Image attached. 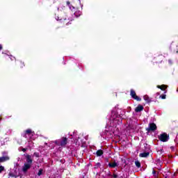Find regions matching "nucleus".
Here are the masks:
<instances>
[{"label":"nucleus","mask_w":178,"mask_h":178,"mask_svg":"<svg viewBox=\"0 0 178 178\" xmlns=\"http://www.w3.org/2000/svg\"><path fill=\"white\" fill-rule=\"evenodd\" d=\"M170 149L173 151V149H175L174 146H171V147H170Z\"/></svg>","instance_id":"29"},{"label":"nucleus","mask_w":178,"mask_h":178,"mask_svg":"<svg viewBox=\"0 0 178 178\" xmlns=\"http://www.w3.org/2000/svg\"><path fill=\"white\" fill-rule=\"evenodd\" d=\"M56 19L58 22H60L61 23H63V24H66L67 26H69V24H72V23H70L69 17H67V15H66L65 13H62L60 15L56 16Z\"/></svg>","instance_id":"1"},{"label":"nucleus","mask_w":178,"mask_h":178,"mask_svg":"<svg viewBox=\"0 0 178 178\" xmlns=\"http://www.w3.org/2000/svg\"><path fill=\"white\" fill-rule=\"evenodd\" d=\"M142 111H144V106H143L141 104L138 105V106L135 108V112L137 113L138 112H141Z\"/></svg>","instance_id":"10"},{"label":"nucleus","mask_w":178,"mask_h":178,"mask_svg":"<svg viewBox=\"0 0 178 178\" xmlns=\"http://www.w3.org/2000/svg\"><path fill=\"white\" fill-rule=\"evenodd\" d=\"M33 155H34L36 158H40V153H38V152H34Z\"/></svg>","instance_id":"21"},{"label":"nucleus","mask_w":178,"mask_h":178,"mask_svg":"<svg viewBox=\"0 0 178 178\" xmlns=\"http://www.w3.org/2000/svg\"><path fill=\"white\" fill-rule=\"evenodd\" d=\"M143 99L147 102V104H149V102H151V99H149V97H148V95H145L143 97Z\"/></svg>","instance_id":"16"},{"label":"nucleus","mask_w":178,"mask_h":178,"mask_svg":"<svg viewBox=\"0 0 178 178\" xmlns=\"http://www.w3.org/2000/svg\"><path fill=\"white\" fill-rule=\"evenodd\" d=\"M54 143L57 145L58 147H63L65 148V147L67 145V138L62 137L60 139L55 140Z\"/></svg>","instance_id":"2"},{"label":"nucleus","mask_w":178,"mask_h":178,"mask_svg":"<svg viewBox=\"0 0 178 178\" xmlns=\"http://www.w3.org/2000/svg\"><path fill=\"white\" fill-rule=\"evenodd\" d=\"M42 175V169H40L38 172V176H41Z\"/></svg>","instance_id":"22"},{"label":"nucleus","mask_w":178,"mask_h":178,"mask_svg":"<svg viewBox=\"0 0 178 178\" xmlns=\"http://www.w3.org/2000/svg\"><path fill=\"white\" fill-rule=\"evenodd\" d=\"M139 156L140 158H147V156H149V152H143V153H140L139 154Z\"/></svg>","instance_id":"13"},{"label":"nucleus","mask_w":178,"mask_h":178,"mask_svg":"<svg viewBox=\"0 0 178 178\" xmlns=\"http://www.w3.org/2000/svg\"><path fill=\"white\" fill-rule=\"evenodd\" d=\"M135 165L136 168H141V163H140L138 161H135Z\"/></svg>","instance_id":"18"},{"label":"nucleus","mask_w":178,"mask_h":178,"mask_svg":"<svg viewBox=\"0 0 178 178\" xmlns=\"http://www.w3.org/2000/svg\"><path fill=\"white\" fill-rule=\"evenodd\" d=\"M10 176L11 177H15V175H13V174H12V173H10Z\"/></svg>","instance_id":"28"},{"label":"nucleus","mask_w":178,"mask_h":178,"mask_svg":"<svg viewBox=\"0 0 178 178\" xmlns=\"http://www.w3.org/2000/svg\"><path fill=\"white\" fill-rule=\"evenodd\" d=\"M158 129V127H156V124L152 122L149 124V127L146 128V131L149 133V131H155Z\"/></svg>","instance_id":"5"},{"label":"nucleus","mask_w":178,"mask_h":178,"mask_svg":"<svg viewBox=\"0 0 178 178\" xmlns=\"http://www.w3.org/2000/svg\"><path fill=\"white\" fill-rule=\"evenodd\" d=\"M160 98H161V99H166V95H161Z\"/></svg>","instance_id":"23"},{"label":"nucleus","mask_w":178,"mask_h":178,"mask_svg":"<svg viewBox=\"0 0 178 178\" xmlns=\"http://www.w3.org/2000/svg\"><path fill=\"white\" fill-rule=\"evenodd\" d=\"M5 170V167L0 165V173H2Z\"/></svg>","instance_id":"20"},{"label":"nucleus","mask_w":178,"mask_h":178,"mask_svg":"<svg viewBox=\"0 0 178 178\" xmlns=\"http://www.w3.org/2000/svg\"><path fill=\"white\" fill-rule=\"evenodd\" d=\"M157 162H161V159H157Z\"/></svg>","instance_id":"31"},{"label":"nucleus","mask_w":178,"mask_h":178,"mask_svg":"<svg viewBox=\"0 0 178 178\" xmlns=\"http://www.w3.org/2000/svg\"><path fill=\"white\" fill-rule=\"evenodd\" d=\"M159 140H161L162 143H168V141H169V134H168L167 133H163L161 134L159 137H158Z\"/></svg>","instance_id":"3"},{"label":"nucleus","mask_w":178,"mask_h":178,"mask_svg":"<svg viewBox=\"0 0 178 178\" xmlns=\"http://www.w3.org/2000/svg\"><path fill=\"white\" fill-rule=\"evenodd\" d=\"M6 161H9V156H5L0 157V163L6 162Z\"/></svg>","instance_id":"12"},{"label":"nucleus","mask_w":178,"mask_h":178,"mask_svg":"<svg viewBox=\"0 0 178 178\" xmlns=\"http://www.w3.org/2000/svg\"><path fill=\"white\" fill-rule=\"evenodd\" d=\"M157 88H159L160 90H161V91H165L164 94H166V92H168V91H165L166 88H168V86L166 85H158Z\"/></svg>","instance_id":"9"},{"label":"nucleus","mask_w":178,"mask_h":178,"mask_svg":"<svg viewBox=\"0 0 178 178\" xmlns=\"http://www.w3.org/2000/svg\"><path fill=\"white\" fill-rule=\"evenodd\" d=\"M24 133V138H27V136H31L32 137L33 136H34V131H33V130L30 129L25 130Z\"/></svg>","instance_id":"6"},{"label":"nucleus","mask_w":178,"mask_h":178,"mask_svg":"<svg viewBox=\"0 0 178 178\" xmlns=\"http://www.w3.org/2000/svg\"><path fill=\"white\" fill-rule=\"evenodd\" d=\"M67 5L69 6L70 9L72 10V12H74L76 10V7L70 5V1H67Z\"/></svg>","instance_id":"14"},{"label":"nucleus","mask_w":178,"mask_h":178,"mask_svg":"<svg viewBox=\"0 0 178 178\" xmlns=\"http://www.w3.org/2000/svg\"><path fill=\"white\" fill-rule=\"evenodd\" d=\"M106 162L109 161V159H106Z\"/></svg>","instance_id":"30"},{"label":"nucleus","mask_w":178,"mask_h":178,"mask_svg":"<svg viewBox=\"0 0 178 178\" xmlns=\"http://www.w3.org/2000/svg\"><path fill=\"white\" fill-rule=\"evenodd\" d=\"M74 12V15L76 17H79V16H81V11H72Z\"/></svg>","instance_id":"17"},{"label":"nucleus","mask_w":178,"mask_h":178,"mask_svg":"<svg viewBox=\"0 0 178 178\" xmlns=\"http://www.w3.org/2000/svg\"><path fill=\"white\" fill-rule=\"evenodd\" d=\"M27 148H23V147H21V151H22V152H26V151H27Z\"/></svg>","instance_id":"24"},{"label":"nucleus","mask_w":178,"mask_h":178,"mask_svg":"<svg viewBox=\"0 0 178 178\" xmlns=\"http://www.w3.org/2000/svg\"><path fill=\"white\" fill-rule=\"evenodd\" d=\"M25 157L26 159V163H29V165H33V159H31V156L30 154H26Z\"/></svg>","instance_id":"8"},{"label":"nucleus","mask_w":178,"mask_h":178,"mask_svg":"<svg viewBox=\"0 0 178 178\" xmlns=\"http://www.w3.org/2000/svg\"><path fill=\"white\" fill-rule=\"evenodd\" d=\"M31 165L32 164H29L27 163H24V166L22 167V172H24V173H26L27 170L31 168Z\"/></svg>","instance_id":"7"},{"label":"nucleus","mask_w":178,"mask_h":178,"mask_svg":"<svg viewBox=\"0 0 178 178\" xmlns=\"http://www.w3.org/2000/svg\"><path fill=\"white\" fill-rule=\"evenodd\" d=\"M3 49V47H2V44H0V51H2Z\"/></svg>","instance_id":"27"},{"label":"nucleus","mask_w":178,"mask_h":178,"mask_svg":"<svg viewBox=\"0 0 178 178\" xmlns=\"http://www.w3.org/2000/svg\"><path fill=\"white\" fill-rule=\"evenodd\" d=\"M108 166L111 169H115V168L119 166V164H118V163H116V161H114L113 163H108Z\"/></svg>","instance_id":"11"},{"label":"nucleus","mask_w":178,"mask_h":178,"mask_svg":"<svg viewBox=\"0 0 178 178\" xmlns=\"http://www.w3.org/2000/svg\"><path fill=\"white\" fill-rule=\"evenodd\" d=\"M96 155L97 156H102L104 155V150L102 149H99L96 152Z\"/></svg>","instance_id":"15"},{"label":"nucleus","mask_w":178,"mask_h":178,"mask_svg":"<svg viewBox=\"0 0 178 178\" xmlns=\"http://www.w3.org/2000/svg\"><path fill=\"white\" fill-rule=\"evenodd\" d=\"M98 168H101V163H97L95 165V169H98Z\"/></svg>","instance_id":"19"},{"label":"nucleus","mask_w":178,"mask_h":178,"mask_svg":"<svg viewBox=\"0 0 178 178\" xmlns=\"http://www.w3.org/2000/svg\"><path fill=\"white\" fill-rule=\"evenodd\" d=\"M152 175H154V176H156V171L155 170H153Z\"/></svg>","instance_id":"26"},{"label":"nucleus","mask_w":178,"mask_h":178,"mask_svg":"<svg viewBox=\"0 0 178 178\" xmlns=\"http://www.w3.org/2000/svg\"><path fill=\"white\" fill-rule=\"evenodd\" d=\"M130 95L133 99H135L136 101L140 102L141 97L137 96V94L136 93V91L133 89H131L130 90Z\"/></svg>","instance_id":"4"},{"label":"nucleus","mask_w":178,"mask_h":178,"mask_svg":"<svg viewBox=\"0 0 178 178\" xmlns=\"http://www.w3.org/2000/svg\"><path fill=\"white\" fill-rule=\"evenodd\" d=\"M113 178H118V175H116V173H113Z\"/></svg>","instance_id":"25"}]
</instances>
